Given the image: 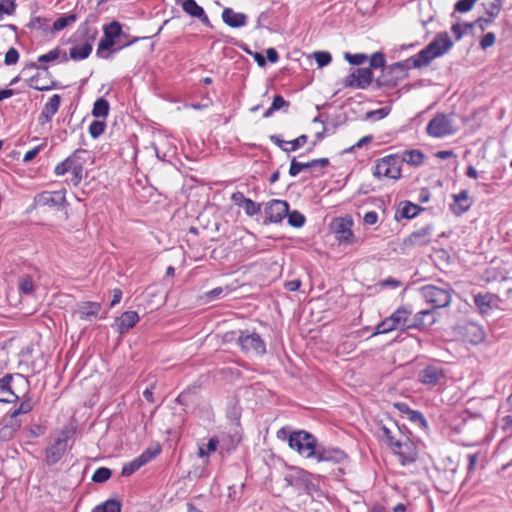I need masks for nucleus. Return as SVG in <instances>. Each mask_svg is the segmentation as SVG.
I'll use <instances>...</instances> for the list:
<instances>
[{
	"label": "nucleus",
	"mask_w": 512,
	"mask_h": 512,
	"mask_svg": "<svg viewBox=\"0 0 512 512\" xmlns=\"http://www.w3.org/2000/svg\"><path fill=\"white\" fill-rule=\"evenodd\" d=\"M476 2L477 0H459L455 4V10L461 13L468 12L473 8Z\"/></svg>",
	"instance_id": "50"
},
{
	"label": "nucleus",
	"mask_w": 512,
	"mask_h": 512,
	"mask_svg": "<svg viewBox=\"0 0 512 512\" xmlns=\"http://www.w3.org/2000/svg\"><path fill=\"white\" fill-rule=\"evenodd\" d=\"M15 10V3L13 0H1L0 1V20L3 15H11Z\"/></svg>",
	"instance_id": "47"
},
{
	"label": "nucleus",
	"mask_w": 512,
	"mask_h": 512,
	"mask_svg": "<svg viewBox=\"0 0 512 512\" xmlns=\"http://www.w3.org/2000/svg\"><path fill=\"white\" fill-rule=\"evenodd\" d=\"M418 377L421 383L436 386L445 378V372L440 367L429 365L419 372Z\"/></svg>",
	"instance_id": "17"
},
{
	"label": "nucleus",
	"mask_w": 512,
	"mask_h": 512,
	"mask_svg": "<svg viewBox=\"0 0 512 512\" xmlns=\"http://www.w3.org/2000/svg\"><path fill=\"white\" fill-rule=\"evenodd\" d=\"M410 314L411 311L407 310L406 308H398L390 317H387L377 325L374 335L386 334L396 329L409 328L410 325L408 324V318Z\"/></svg>",
	"instance_id": "6"
},
{
	"label": "nucleus",
	"mask_w": 512,
	"mask_h": 512,
	"mask_svg": "<svg viewBox=\"0 0 512 512\" xmlns=\"http://www.w3.org/2000/svg\"><path fill=\"white\" fill-rule=\"evenodd\" d=\"M284 286L289 291H296L301 286V281L299 279L287 281V282H285Z\"/></svg>",
	"instance_id": "64"
},
{
	"label": "nucleus",
	"mask_w": 512,
	"mask_h": 512,
	"mask_svg": "<svg viewBox=\"0 0 512 512\" xmlns=\"http://www.w3.org/2000/svg\"><path fill=\"white\" fill-rule=\"evenodd\" d=\"M403 160L411 165H420L424 160V155L420 150H410L404 153Z\"/></svg>",
	"instance_id": "32"
},
{
	"label": "nucleus",
	"mask_w": 512,
	"mask_h": 512,
	"mask_svg": "<svg viewBox=\"0 0 512 512\" xmlns=\"http://www.w3.org/2000/svg\"><path fill=\"white\" fill-rule=\"evenodd\" d=\"M382 437L396 454L402 465L413 463L418 457L417 446L408 436L402 433L394 422L383 424L381 427Z\"/></svg>",
	"instance_id": "1"
},
{
	"label": "nucleus",
	"mask_w": 512,
	"mask_h": 512,
	"mask_svg": "<svg viewBox=\"0 0 512 512\" xmlns=\"http://www.w3.org/2000/svg\"><path fill=\"white\" fill-rule=\"evenodd\" d=\"M33 402L31 399L27 398L21 402L18 409L14 410L10 415L14 416V418H18L21 414H27L33 409Z\"/></svg>",
	"instance_id": "37"
},
{
	"label": "nucleus",
	"mask_w": 512,
	"mask_h": 512,
	"mask_svg": "<svg viewBox=\"0 0 512 512\" xmlns=\"http://www.w3.org/2000/svg\"><path fill=\"white\" fill-rule=\"evenodd\" d=\"M182 9L192 17L198 18L202 23L209 25V19L204 9L199 6L195 0H183Z\"/></svg>",
	"instance_id": "23"
},
{
	"label": "nucleus",
	"mask_w": 512,
	"mask_h": 512,
	"mask_svg": "<svg viewBox=\"0 0 512 512\" xmlns=\"http://www.w3.org/2000/svg\"><path fill=\"white\" fill-rule=\"evenodd\" d=\"M314 58L319 67H324L331 62V55L328 52L320 51L314 53Z\"/></svg>",
	"instance_id": "49"
},
{
	"label": "nucleus",
	"mask_w": 512,
	"mask_h": 512,
	"mask_svg": "<svg viewBox=\"0 0 512 512\" xmlns=\"http://www.w3.org/2000/svg\"><path fill=\"white\" fill-rule=\"evenodd\" d=\"M468 332H470L473 335V338L470 340L472 343L477 344V343L484 341V339H485V333L477 325H474V324L469 325Z\"/></svg>",
	"instance_id": "41"
},
{
	"label": "nucleus",
	"mask_w": 512,
	"mask_h": 512,
	"mask_svg": "<svg viewBox=\"0 0 512 512\" xmlns=\"http://www.w3.org/2000/svg\"><path fill=\"white\" fill-rule=\"evenodd\" d=\"M115 41L113 39H108L104 35L103 38L99 41L98 49H97V55L103 58H107V55H104L103 52L105 50L110 49L112 46H114Z\"/></svg>",
	"instance_id": "45"
},
{
	"label": "nucleus",
	"mask_w": 512,
	"mask_h": 512,
	"mask_svg": "<svg viewBox=\"0 0 512 512\" xmlns=\"http://www.w3.org/2000/svg\"><path fill=\"white\" fill-rule=\"evenodd\" d=\"M111 477V470L106 467L98 468L93 476L92 480L96 483H103Z\"/></svg>",
	"instance_id": "39"
},
{
	"label": "nucleus",
	"mask_w": 512,
	"mask_h": 512,
	"mask_svg": "<svg viewBox=\"0 0 512 512\" xmlns=\"http://www.w3.org/2000/svg\"><path fill=\"white\" fill-rule=\"evenodd\" d=\"M237 342L242 351L246 354L260 356L266 352V344L264 340L254 331H241Z\"/></svg>",
	"instance_id": "7"
},
{
	"label": "nucleus",
	"mask_w": 512,
	"mask_h": 512,
	"mask_svg": "<svg viewBox=\"0 0 512 512\" xmlns=\"http://www.w3.org/2000/svg\"><path fill=\"white\" fill-rule=\"evenodd\" d=\"M486 13L492 17H497L502 9V1L501 0H492L491 2H488L484 4Z\"/></svg>",
	"instance_id": "34"
},
{
	"label": "nucleus",
	"mask_w": 512,
	"mask_h": 512,
	"mask_svg": "<svg viewBox=\"0 0 512 512\" xmlns=\"http://www.w3.org/2000/svg\"><path fill=\"white\" fill-rule=\"evenodd\" d=\"M312 458L316 459L318 462L340 464L346 460L347 455L339 448L317 445Z\"/></svg>",
	"instance_id": "14"
},
{
	"label": "nucleus",
	"mask_w": 512,
	"mask_h": 512,
	"mask_svg": "<svg viewBox=\"0 0 512 512\" xmlns=\"http://www.w3.org/2000/svg\"><path fill=\"white\" fill-rule=\"evenodd\" d=\"M451 291L448 286L438 287L435 285H426L420 288L422 298L435 309L447 307L451 303Z\"/></svg>",
	"instance_id": "4"
},
{
	"label": "nucleus",
	"mask_w": 512,
	"mask_h": 512,
	"mask_svg": "<svg viewBox=\"0 0 512 512\" xmlns=\"http://www.w3.org/2000/svg\"><path fill=\"white\" fill-rule=\"evenodd\" d=\"M288 203L282 200H272L265 207V216L269 222H281L288 214Z\"/></svg>",
	"instance_id": "16"
},
{
	"label": "nucleus",
	"mask_w": 512,
	"mask_h": 512,
	"mask_svg": "<svg viewBox=\"0 0 512 512\" xmlns=\"http://www.w3.org/2000/svg\"><path fill=\"white\" fill-rule=\"evenodd\" d=\"M218 442L219 441L217 438H211L207 443L206 450L203 447L199 448V452H198L199 456L200 457L208 456L210 453L216 451Z\"/></svg>",
	"instance_id": "48"
},
{
	"label": "nucleus",
	"mask_w": 512,
	"mask_h": 512,
	"mask_svg": "<svg viewBox=\"0 0 512 512\" xmlns=\"http://www.w3.org/2000/svg\"><path fill=\"white\" fill-rule=\"evenodd\" d=\"M65 201V196L60 191L49 192L45 191L35 196V206H57Z\"/></svg>",
	"instance_id": "19"
},
{
	"label": "nucleus",
	"mask_w": 512,
	"mask_h": 512,
	"mask_svg": "<svg viewBox=\"0 0 512 512\" xmlns=\"http://www.w3.org/2000/svg\"><path fill=\"white\" fill-rule=\"evenodd\" d=\"M92 51V44L90 42H85L80 45H75L70 49V58L73 60H83L86 59Z\"/></svg>",
	"instance_id": "26"
},
{
	"label": "nucleus",
	"mask_w": 512,
	"mask_h": 512,
	"mask_svg": "<svg viewBox=\"0 0 512 512\" xmlns=\"http://www.w3.org/2000/svg\"><path fill=\"white\" fill-rule=\"evenodd\" d=\"M19 289L23 294H31L34 290V284L30 277L25 276L19 279Z\"/></svg>",
	"instance_id": "46"
},
{
	"label": "nucleus",
	"mask_w": 512,
	"mask_h": 512,
	"mask_svg": "<svg viewBox=\"0 0 512 512\" xmlns=\"http://www.w3.org/2000/svg\"><path fill=\"white\" fill-rule=\"evenodd\" d=\"M287 216H288V223L291 226L299 228L304 225L305 217L298 211H293L291 213H288Z\"/></svg>",
	"instance_id": "42"
},
{
	"label": "nucleus",
	"mask_w": 512,
	"mask_h": 512,
	"mask_svg": "<svg viewBox=\"0 0 512 512\" xmlns=\"http://www.w3.org/2000/svg\"><path fill=\"white\" fill-rule=\"evenodd\" d=\"M145 457H138L134 459L133 461L125 464L122 468V475L123 476H130L135 471H137L140 467L145 465Z\"/></svg>",
	"instance_id": "31"
},
{
	"label": "nucleus",
	"mask_w": 512,
	"mask_h": 512,
	"mask_svg": "<svg viewBox=\"0 0 512 512\" xmlns=\"http://www.w3.org/2000/svg\"><path fill=\"white\" fill-rule=\"evenodd\" d=\"M62 56V61H67V55L64 51L59 48L53 49L46 54L38 57V61L42 63L51 62L59 59Z\"/></svg>",
	"instance_id": "30"
},
{
	"label": "nucleus",
	"mask_w": 512,
	"mask_h": 512,
	"mask_svg": "<svg viewBox=\"0 0 512 512\" xmlns=\"http://www.w3.org/2000/svg\"><path fill=\"white\" fill-rule=\"evenodd\" d=\"M289 486H295L299 491L314 496L319 490L311 480V474L304 470H296L294 473L287 475L284 479Z\"/></svg>",
	"instance_id": "11"
},
{
	"label": "nucleus",
	"mask_w": 512,
	"mask_h": 512,
	"mask_svg": "<svg viewBox=\"0 0 512 512\" xmlns=\"http://www.w3.org/2000/svg\"><path fill=\"white\" fill-rule=\"evenodd\" d=\"M71 173L73 175L71 182L74 185H77L82 179V166L77 161L75 162Z\"/></svg>",
	"instance_id": "56"
},
{
	"label": "nucleus",
	"mask_w": 512,
	"mask_h": 512,
	"mask_svg": "<svg viewBox=\"0 0 512 512\" xmlns=\"http://www.w3.org/2000/svg\"><path fill=\"white\" fill-rule=\"evenodd\" d=\"M105 127L106 125L103 121H93L89 126V133L93 138H97L103 134Z\"/></svg>",
	"instance_id": "43"
},
{
	"label": "nucleus",
	"mask_w": 512,
	"mask_h": 512,
	"mask_svg": "<svg viewBox=\"0 0 512 512\" xmlns=\"http://www.w3.org/2000/svg\"><path fill=\"white\" fill-rule=\"evenodd\" d=\"M495 40H496L495 34L490 32L483 36V38L480 42V45L483 49H487V48L491 47L492 45H494Z\"/></svg>",
	"instance_id": "58"
},
{
	"label": "nucleus",
	"mask_w": 512,
	"mask_h": 512,
	"mask_svg": "<svg viewBox=\"0 0 512 512\" xmlns=\"http://www.w3.org/2000/svg\"><path fill=\"white\" fill-rule=\"evenodd\" d=\"M121 505L116 500H108L106 501L102 507H97L93 510V512H120Z\"/></svg>",
	"instance_id": "36"
},
{
	"label": "nucleus",
	"mask_w": 512,
	"mask_h": 512,
	"mask_svg": "<svg viewBox=\"0 0 512 512\" xmlns=\"http://www.w3.org/2000/svg\"><path fill=\"white\" fill-rule=\"evenodd\" d=\"M247 199L248 198H246L241 192H235L231 195L232 202L240 207L244 204V201H247Z\"/></svg>",
	"instance_id": "60"
},
{
	"label": "nucleus",
	"mask_w": 512,
	"mask_h": 512,
	"mask_svg": "<svg viewBox=\"0 0 512 512\" xmlns=\"http://www.w3.org/2000/svg\"><path fill=\"white\" fill-rule=\"evenodd\" d=\"M75 162H76V160H74V159H72L70 157L65 159L63 162L59 163L55 167V173L58 176H61V175H64L65 173H67V172H72V169H73V166H74Z\"/></svg>",
	"instance_id": "35"
},
{
	"label": "nucleus",
	"mask_w": 512,
	"mask_h": 512,
	"mask_svg": "<svg viewBox=\"0 0 512 512\" xmlns=\"http://www.w3.org/2000/svg\"><path fill=\"white\" fill-rule=\"evenodd\" d=\"M311 168L310 162L302 163L298 162L295 158L291 160L290 168H289V174L292 177L297 176L302 170Z\"/></svg>",
	"instance_id": "38"
},
{
	"label": "nucleus",
	"mask_w": 512,
	"mask_h": 512,
	"mask_svg": "<svg viewBox=\"0 0 512 512\" xmlns=\"http://www.w3.org/2000/svg\"><path fill=\"white\" fill-rule=\"evenodd\" d=\"M453 43L447 33L438 34L435 39L417 55L410 60L414 67H422L428 65L436 57L445 54Z\"/></svg>",
	"instance_id": "2"
},
{
	"label": "nucleus",
	"mask_w": 512,
	"mask_h": 512,
	"mask_svg": "<svg viewBox=\"0 0 512 512\" xmlns=\"http://www.w3.org/2000/svg\"><path fill=\"white\" fill-rule=\"evenodd\" d=\"M284 106H288V103L280 95H276L271 107L264 113V117H269L273 111L279 110Z\"/></svg>",
	"instance_id": "44"
},
{
	"label": "nucleus",
	"mask_w": 512,
	"mask_h": 512,
	"mask_svg": "<svg viewBox=\"0 0 512 512\" xmlns=\"http://www.w3.org/2000/svg\"><path fill=\"white\" fill-rule=\"evenodd\" d=\"M76 21H77V15L74 14V13H71V14H68V15H65V16H61V17L57 18L55 20V22L53 23V30L54 31H61L64 28H66L70 24H73Z\"/></svg>",
	"instance_id": "29"
},
{
	"label": "nucleus",
	"mask_w": 512,
	"mask_h": 512,
	"mask_svg": "<svg viewBox=\"0 0 512 512\" xmlns=\"http://www.w3.org/2000/svg\"><path fill=\"white\" fill-rule=\"evenodd\" d=\"M431 236L432 227L429 225L422 227L404 238L400 245V249L406 253L415 247L426 246L430 243Z\"/></svg>",
	"instance_id": "12"
},
{
	"label": "nucleus",
	"mask_w": 512,
	"mask_h": 512,
	"mask_svg": "<svg viewBox=\"0 0 512 512\" xmlns=\"http://www.w3.org/2000/svg\"><path fill=\"white\" fill-rule=\"evenodd\" d=\"M475 304L482 312H487L491 306L486 295H476L474 297Z\"/></svg>",
	"instance_id": "52"
},
{
	"label": "nucleus",
	"mask_w": 512,
	"mask_h": 512,
	"mask_svg": "<svg viewBox=\"0 0 512 512\" xmlns=\"http://www.w3.org/2000/svg\"><path fill=\"white\" fill-rule=\"evenodd\" d=\"M454 203L451 205V209L454 214L461 215L469 210L471 207V200L469 198L468 191L463 190L459 194L453 195Z\"/></svg>",
	"instance_id": "24"
},
{
	"label": "nucleus",
	"mask_w": 512,
	"mask_h": 512,
	"mask_svg": "<svg viewBox=\"0 0 512 512\" xmlns=\"http://www.w3.org/2000/svg\"><path fill=\"white\" fill-rule=\"evenodd\" d=\"M241 207L244 208L246 214L249 216H253L260 211V206L249 198L247 201H244V204Z\"/></svg>",
	"instance_id": "53"
},
{
	"label": "nucleus",
	"mask_w": 512,
	"mask_h": 512,
	"mask_svg": "<svg viewBox=\"0 0 512 512\" xmlns=\"http://www.w3.org/2000/svg\"><path fill=\"white\" fill-rule=\"evenodd\" d=\"M41 146H37L30 151H27L23 157V161L28 163L32 161L36 155L40 152Z\"/></svg>",
	"instance_id": "62"
},
{
	"label": "nucleus",
	"mask_w": 512,
	"mask_h": 512,
	"mask_svg": "<svg viewBox=\"0 0 512 512\" xmlns=\"http://www.w3.org/2000/svg\"><path fill=\"white\" fill-rule=\"evenodd\" d=\"M373 175L377 178L398 179L401 176L400 160L397 156L389 155L378 159Z\"/></svg>",
	"instance_id": "8"
},
{
	"label": "nucleus",
	"mask_w": 512,
	"mask_h": 512,
	"mask_svg": "<svg viewBox=\"0 0 512 512\" xmlns=\"http://www.w3.org/2000/svg\"><path fill=\"white\" fill-rule=\"evenodd\" d=\"M388 113H389V110L387 108H380V109L368 112L367 118L374 119V120H380V119H383L385 116H387Z\"/></svg>",
	"instance_id": "57"
},
{
	"label": "nucleus",
	"mask_w": 512,
	"mask_h": 512,
	"mask_svg": "<svg viewBox=\"0 0 512 512\" xmlns=\"http://www.w3.org/2000/svg\"><path fill=\"white\" fill-rule=\"evenodd\" d=\"M306 142H307V136L301 135L292 141H287L286 142L287 148H284V151H286V152L296 151L297 149L304 146Z\"/></svg>",
	"instance_id": "40"
},
{
	"label": "nucleus",
	"mask_w": 512,
	"mask_h": 512,
	"mask_svg": "<svg viewBox=\"0 0 512 512\" xmlns=\"http://www.w3.org/2000/svg\"><path fill=\"white\" fill-rule=\"evenodd\" d=\"M408 415L412 421L420 422L423 425L426 424V420L421 412L411 410V412H409Z\"/></svg>",
	"instance_id": "61"
},
{
	"label": "nucleus",
	"mask_w": 512,
	"mask_h": 512,
	"mask_svg": "<svg viewBox=\"0 0 512 512\" xmlns=\"http://www.w3.org/2000/svg\"><path fill=\"white\" fill-rule=\"evenodd\" d=\"M290 448L295 449L299 454L306 458H312L317 448L315 437L305 431L293 432L288 439Z\"/></svg>",
	"instance_id": "5"
},
{
	"label": "nucleus",
	"mask_w": 512,
	"mask_h": 512,
	"mask_svg": "<svg viewBox=\"0 0 512 512\" xmlns=\"http://www.w3.org/2000/svg\"><path fill=\"white\" fill-rule=\"evenodd\" d=\"M19 59V53L15 48H10L5 55V64L14 65Z\"/></svg>",
	"instance_id": "55"
},
{
	"label": "nucleus",
	"mask_w": 512,
	"mask_h": 512,
	"mask_svg": "<svg viewBox=\"0 0 512 512\" xmlns=\"http://www.w3.org/2000/svg\"><path fill=\"white\" fill-rule=\"evenodd\" d=\"M426 131L429 136L442 138L456 132L451 116L437 114L427 125Z\"/></svg>",
	"instance_id": "9"
},
{
	"label": "nucleus",
	"mask_w": 512,
	"mask_h": 512,
	"mask_svg": "<svg viewBox=\"0 0 512 512\" xmlns=\"http://www.w3.org/2000/svg\"><path fill=\"white\" fill-rule=\"evenodd\" d=\"M109 112V103L104 98L96 100L93 106L92 115L96 118H106Z\"/></svg>",
	"instance_id": "28"
},
{
	"label": "nucleus",
	"mask_w": 512,
	"mask_h": 512,
	"mask_svg": "<svg viewBox=\"0 0 512 512\" xmlns=\"http://www.w3.org/2000/svg\"><path fill=\"white\" fill-rule=\"evenodd\" d=\"M345 59L352 65H361L366 61L367 56L362 53H357V54L345 53Z\"/></svg>",
	"instance_id": "51"
},
{
	"label": "nucleus",
	"mask_w": 512,
	"mask_h": 512,
	"mask_svg": "<svg viewBox=\"0 0 512 512\" xmlns=\"http://www.w3.org/2000/svg\"><path fill=\"white\" fill-rule=\"evenodd\" d=\"M122 32L121 24L117 21H113L110 24L104 27V35L108 39H113L119 37Z\"/></svg>",
	"instance_id": "33"
},
{
	"label": "nucleus",
	"mask_w": 512,
	"mask_h": 512,
	"mask_svg": "<svg viewBox=\"0 0 512 512\" xmlns=\"http://www.w3.org/2000/svg\"><path fill=\"white\" fill-rule=\"evenodd\" d=\"M29 386V381L21 374L6 375L0 379V402L11 403L20 398Z\"/></svg>",
	"instance_id": "3"
},
{
	"label": "nucleus",
	"mask_w": 512,
	"mask_h": 512,
	"mask_svg": "<svg viewBox=\"0 0 512 512\" xmlns=\"http://www.w3.org/2000/svg\"><path fill=\"white\" fill-rule=\"evenodd\" d=\"M61 102V98L58 94L53 95L49 101L43 107V110L39 116V122L41 124H46L51 121L53 116L59 109Z\"/></svg>",
	"instance_id": "21"
},
{
	"label": "nucleus",
	"mask_w": 512,
	"mask_h": 512,
	"mask_svg": "<svg viewBox=\"0 0 512 512\" xmlns=\"http://www.w3.org/2000/svg\"><path fill=\"white\" fill-rule=\"evenodd\" d=\"M363 220H364L365 224L373 225L377 222L378 215L375 211H369L364 215Z\"/></svg>",
	"instance_id": "59"
},
{
	"label": "nucleus",
	"mask_w": 512,
	"mask_h": 512,
	"mask_svg": "<svg viewBox=\"0 0 512 512\" xmlns=\"http://www.w3.org/2000/svg\"><path fill=\"white\" fill-rule=\"evenodd\" d=\"M70 435V430H62L55 442L46 449V461L49 465L57 463L62 458L67 450Z\"/></svg>",
	"instance_id": "13"
},
{
	"label": "nucleus",
	"mask_w": 512,
	"mask_h": 512,
	"mask_svg": "<svg viewBox=\"0 0 512 512\" xmlns=\"http://www.w3.org/2000/svg\"><path fill=\"white\" fill-rule=\"evenodd\" d=\"M420 211H421V208L418 205L413 204L411 202L404 201V202H401V204H400L399 212H400L401 217H403V218L411 219V218L417 216Z\"/></svg>",
	"instance_id": "27"
},
{
	"label": "nucleus",
	"mask_w": 512,
	"mask_h": 512,
	"mask_svg": "<svg viewBox=\"0 0 512 512\" xmlns=\"http://www.w3.org/2000/svg\"><path fill=\"white\" fill-rule=\"evenodd\" d=\"M139 321L138 313L135 311H126L121 314V316L115 319L113 327L120 334H124L128 332L131 328H133L136 323Z\"/></svg>",
	"instance_id": "18"
},
{
	"label": "nucleus",
	"mask_w": 512,
	"mask_h": 512,
	"mask_svg": "<svg viewBox=\"0 0 512 512\" xmlns=\"http://www.w3.org/2000/svg\"><path fill=\"white\" fill-rule=\"evenodd\" d=\"M372 76L369 68H357L346 78L345 86L364 89L371 84Z\"/></svg>",
	"instance_id": "15"
},
{
	"label": "nucleus",
	"mask_w": 512,
	"mask_h": 512,
	"mask_svg": "<svg viewBox=\"0 0 512 512\" xmlns=\"http://www.w3.org/2000/svg\"><path fill=\"white\" fill-rule=\"evenodd\" d=\"M21 427V420L18 418H14V416L9 415L4 418L0 427V439L4 441H8L12 439L15 433Z\"/></svg>",
	"instance_id": "20"
},
{
	"label": "nucleus",
	"mask_w": 512,
	"mask_h": 512,
	"mask_svg": "<svg viewBox=\"0 0 512 512\" xmlns=\"http://www.w3.org/2000/svg\"><path fill=\"white\" fill-rule=\"evenodd\" d=\"M122 298V291L119 288H115L112 290V300L110 306L113 307L117 305Z\"/></svg>",
	"instance_id": "63"
},
{
	"label": "nucleus",
	"mask_w": 512,
	"mask_h": 512,
	"mask_svg": "<svg viewBox=\"0 0 512 512\" xmlns=\"http://www.w3.org/2000/svg\"><path fill=\"white\" fill-rule=\"evenodd\" d=\"M222 19L225 24L233 28L242 27L246 23V15L234 12L231 8H225L223 10Z\"/></svg>",
	"instance_id": "25"
},
{
	"label": "nucleus",
	"mask_w": 512,
	"mask_h": 512,
	"mask_svg": "<svg viewBox=\"0 0 512 512\" xmlns=\"http://www.w3.org/2000/svg\"><path fill=\"white\" fill-rule=\"evenodd\" d=\"M353 221L349 217H338L331 221L330 229L339 242L353 244L355 236L352 232Z\"/></svg>",
	"instance_id": "10"
},
{
	"label": "nucleus",
	"mask_w": 512,
	"mask_h": 512,
	"mask_svg": "<svg viewBox=\"0 0 512 512\" xmlns=\"http://www.w3.org/2000/svg\"><path fill=\"white\" fill-rule=\"evenodd\" d=\"M385 65L384 55L380 52L374 53L370 58V66L373 68H381Z\"/></svg>",
	"instance_id": "54"
},
{
	"label": "nucleus",
	"mask_w": 512,
	"mask_h": 512,
	"mask_svg": "<svg viewBox=\"0 0 512 512\" xmlns=\"http://www.w3.org/2000/svg\"><path fill=\"white\" fill-rule=\"evenodd\" d=\"M101 310L98 302H83L78 306L77 313L82 320L93 321Z\"/></svg>",
	"instance_id": "22"
}]
</instances>
